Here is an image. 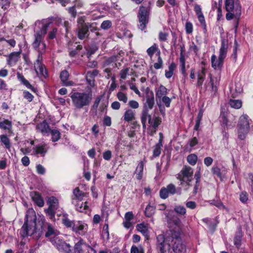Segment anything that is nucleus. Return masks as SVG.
<instances>
[{"instance_id": "obj_1", "label": "nucleus", "mask_w": 253, "mask_h": 253, "mask_svg": "<svg viewBox=\"0 0 253 253\" xmlns=\"http://www.w3.org/2000/svg\"><path fill=\"white\" fill-rule=\"evenodd\" d=\"M156 248L158 253H166V246L168 249L171 247L175 253H184L186 251V246L183 243L179 231L170 230L168 231L166 237L163 234L158 235L156 238Z\"/></svg>"}, {"instance_id": "obj_2", "label": "nucleus", "mask_w": 253, "mask_h": 253, "mask_svg": "<svg viewBox=\"0 0 253 253\" xmlns=\"http://www.w3.org/2000/svg\"><path fill=\"white\" fill-rule=\"evenodd\" d=\"M36 220L37 216L34 210L33 209H28L24 223L20 230V235L22 237L31 236L35 240H38L41 237L42 231L36 228Z\"/></svg>"}, {"instance_id": "obj_3", "label": "nucleus", "mask_w": 253, "mask_h": 253, "mask_svg": "<svg viewBox=\"0 0 253 253\" xmlns=\"http://www.w3.org/2000/svg\"><path fill=\"white\" fill-rule=\"evenodd\" d=\"M51 24V22L47 19H43L42 21L38 20L35 22L36 25H41V29L36 31L34 35L35 39L32 45L36 49L38 50L41 44L42 45L43 49L45 48V44L42 42V41L43 40L44 36L47 33V30Z\"/></svg>"}, {"instance_id": "obj_4", "label": "nucleus", "mask_w": 253, "mask_h": 253, "mask_svg": "<svg viewBox=\"0 0 253 253\" xmlns=\"http://www.w3.org/2000/svg\"><path fill=\"white\" fill-rule=\"evenodd\" d=\"M70 97L74 106L80 109L89 105L92 94L90 93L75 92L71 94Z\"/></svg>"}, {"instance_id": "obj_5", "label": "nucleus", "mask_w": 253, "mask_h": 253, "mask_svg": "<svg viewBox=\"0 0 253 253\" xmlns=\"http://www.w3.org/2000/svg\"><path fill=\"white\" fill-rule=\"evenodd\" d=\"M150 9V2L146 5H143L139 7L137 16L139 22L138 26V28L141 30L146 28V25L149 22Z\"/></svg>"}, {"instance_id": "obj_6", "label": "nucleus", "mask_w": 253, "mask_h": 253, "mask_svg": "<svg viewBox=\"0 0 253 253\" xmlns=\"http://www.w3.org/2000/svg\"><path fill=\"white\" fill-rule=\"evenodd\" d=\"M193 174L192 168L188 166H184L177 174V178L181 181V184L185 183L186 185L190 186V182L193 180Z\"/></svg>"}, {"instance_id": "obj_7", "label": "nucleus", "mask_w": 253, "mask_h": 253, "mask_svg": "<svg viewBox=\"0 0 253 253\" xmlns=\"http://www.w3.org/2000/svg\"><path fill=\"white\" fill-rule=\"evenodd\" d=\"M180 188L179 190H177L175 186L172 183L169 184L167 187H162L159 192L160 197L163 199H166L169 195H173L175 194L180 195L181 194Z\"/></svg>"}, {"instance_id": "obj_8", "label": "nucleus", "mask_w": 253, "mask_h": 253, "mask_svg": "<svg viewBox=\"0 0 253 253\" xmlns=\"http://www.w3.org/2000/svg\"><path fill=\"white\" fill-rule=\"evenodd\" d=\"M51 241L53 245H54L57 249L65 253H71L72 247L69 244L66 243L64 241H61L57 237H54L51 239Z\"/></svg>"}, {"instance_id": "obj_9", "label": "nucleus", "mask_w": 253, "mask_h": 253, "mask_svg": "<svg viewBox=\"0 0 253 253\" xmlns=\"http://www.w3.org/2000/svg\"><path fill=\"white\" fill-rule=\"evenodd\" d=\"M87 230V224L82 221H76L72 229V231L76 235L82 236H84L86 234Z\"/></svg>"}, {"instance_id": "obj_10", "label": "nucleus", "mask_w": 253, "mask_h": 253, "mask_svg": "<svg viewBox=\"0 0 253 253\" xmlns=\"http://www.w3.org/2000/svg\"><path fill=\"white\" fill-rule=\"evenodd\" d=\"M87 247V244L84 242L83 239L75 244L74 249H72L71 253H83Z\"/></svg>"}, {"instance_id": "obj_11", "label": "nucleus", "mask_w": 253, "mask_h": 253, "mask_svg": "<svg viewBox=\"0 0 253 253\" xmlns=\"http://www.w3.org/2000/svg\"><path fill=\"white\" fill-rule=\"evenodd\" d=\"M155 104L154 93L152 91L148 92L146 96V102L144 103L143 109H152Z\"/></svg>"}, {"instance_id": "obj_12", "label": "nucleus", "mask_w": 253, "mask_h": 253, "mask_svg": "<svg viewBox=\"0 0 253 253\" xmlns=\"http://www.w3.org/2000/svg\"><path fill=\"white\" fill-rule=\"evenodd\" d=\"M225 4L227 11H234L237 7L239 8V12H241V6L237 0H225Z\"/></svg>"}, {"instance_id": "obj_13", "label": "nucleus", "mask_w": 253, "mask_h": 253, "mask_svg": "<svg viewBox=\"0 0 253 253\" xmlns=\"http://www.w3.org/2000/svg\"><path fill=\"white\" fill-rule=\"evenodd\" d=\"M91 26L78 27L77 29V36L80 40H84L89 36V29Z\"/></svg>"}, {"instance_id": "obj_14", "label": "nucleus", "mask_w": 253, "mask_h": 253, "mask_svg": "<svg viewBox=\"0 0 253 253\" xmlns=\"http://www.w3.org/2000/svg\"><path fill=\"white\" fill-rule=\"evenodd\" d=\"M30 196L33 201L39 207H42L44 202L41 194L38 192L33 191L31 193Z\"/></svg>"}, {"instance_id": "obj_15", "label": "nucleus", "mask_w": 253, "mask_h": 253, "mask_svg": "<svg viewBox=\"0 0 253 253\" xmlns=\"http://www.w3.org/2000/svg\"><path fill=\"white\" fill-rule=\"evenodd\" d=\"M223 59L220 58L218 56V58L215 55L213 54L211 57V66L214 69L220 70L223 64Z\"/></svg>"}, {"instance_id": "obj_16", "label": "nucleus", "mask_w": 253, "mask_h": 253, "mask_svg": "<svg viewBox=\"0 0 253 253\" xmlns=\"http://www.w3.org/2000/svg\"><path fill=\"white\" fill-rule=\"evenodd\" d=\"M36 128L38 131L41 132L43 135H48L50 131L49 126L45 121L38 124Z\"/></svg>"}, {"instance_id": "obj_17", "label": "nucleus", "mask_w": 253, "mask_h": 253, "mask_svg": "<svg viewBox=\"0 0 253 253\" xmlns=\"http://www.w3.org/2000/svg\"><path fill=\"white\" fill-rule=\"evenodd\" d=\"M48 148L47 144H40L34 147L33 150L36 154H39L42 157H43L46 153Z\"/></svg>"}, {"instance_id": "obj_18", "label": "nucleus", "mask_w": 253, "mask_h": 253, "mask_svg": "<svg viewBox=\"0 0 253 253\" xmlns=\"http://www.w3.org/2000/svg\"><path fill=\"white\" fill-rule=\"evenodd\" d=\"M249 117L247 115H242L239 119L238 127L239 128H246L249 130L250 123Z\"/></svg>"}, {"instance_id": "obj_19", "label": "nucleus", "mask_w": 253, "mask_h": 253, "mask_svg": "<svg viewBox=\"0 0 253 253\" xmlns=\"http://www.w3.org/2000/svg\"><path fill=\"white\" fill-rule=\"evenodd\" d=\"M160 136L159 142L157 143L154 147V149L153 151V156L154 157H159L161 153V149L163 146V134L161 132L159 133Z\"/></svg>"}, {"instance_id": "obj_20", "label": "nucleus", "mask_w": 253, "mask_h": 253, "mask_svg": "<svg viewBox=\"0 0 253 253\" xmlns=\"http://www.w3.org/2000/svg\"><path fill=\"white\" fill-rule=\"evenodd\" d=\"M228 48V41L223 39L221 41V47L219 49V56L220 58L224 59L226 56Z\"/></svg>"}, {"instance_id": "obj_21", "label": "nucleus", "mask_w": 253, "mask_h": 253, "mask_svg": "<svg viewBox=\"0 0 253 253\" xmlns=\"http://www.w3.org/2000/svg\"><path fill=\"white\" fill-rule=\"evenodd\" d=\"M20 57V52H13L11 53L8 56V58L7 60V64L10 66H12L17 62Z\"/></svg>"}, {"instance_id": "obj_22", "label": "nucleus", "mask_w": 253, "mask_h": 253, "mask_svg": "<svg viewBox=\"0 0 253 253\" xmlns=\"http://www.w3.org/2000/svg\"><path fill=\"white\" fill-rule=\"evenodd\" d=\"M69 77V73L66 70L62 71L60 75L61 81L64 85L72 86L74 84V82L71 81H68Z\"/></svg>"}, {"instance_id": "obj_23", "label": "nucleus", "mask_w": 253, "mask_h": 253, "mask_svg": "<svg viewBox=\"0 0 253 253\" xmlns=\"http://www.w3.org/2000/svg\"><path fill=\"white\" fill-rule=\"evenodd\" d=\"M99 72L97 70H94L92 71H88L86 75V80L87 83L91 86L94 84V77L96 76Z\"/></svg>"}, {"instance_id": "obj_24", "label": "nucleus", "mask_w": 253, "mask_h": 253, "mask_svg": "<svg viewBox=\"0 0 253 253\" xmlns=\"http://www.w3.org/2000/svg\"><path fill=\"white\" fill-rule=\"evenodd\" d=\"M17 77L18 79L26 87L31 89L34 92H36V89L27 81L23 75L20 73H17Z\"/></svg>"}, {"instance_id": "obj_25", "label": "nucleus", "mask_w": 253, "mask_h": 253, "mask_svg": "<svg viewBox=\"0 0 253 253\" xmlns=\"http://www.w3.org/2000/svg\"><path fill=\"white\" fill-rule=\"evenodd\" d=\"M151 119V116L149 114L148 110H146V108L143 109L141 116V121L143 129H145L146 127V123L147 120H148V122H150Z\"/></svg>"}, {"instance_id": "obj_26", "label": "nucleus", "mask_w": 253, "mask_h": 253, "mask_svg": "<svg viewBox=\"0 0 253 253\" xmlns=\"http://www.w3.org/2000/svg\"><path fill=\"white\" fill-rule=\"evenodd\" d=\"M179 62L181 66V73L184 77H186L187 76V74L185 69V58L183 53V48L182 47H181Z\"/></svg>"}, {"instance_id": "obj_27", "label": "nucleus", "mask_w": 253, "mask_h": 253, "mask_svg": "<svg viewBox=\"0 0 253 253\" xmlns=\"http://www.w3.org/2000/svg\"><path fill=\"white\" fill-rule=\"evenodd\" d=\"M76 221L71 220L68 218V214L67 213H63L62 215V223L67 228H71L73 229V226Z\"/></svg>"}, {"instance_id": "obj_28", "label": "nucleus", "mask_w": 253, "mask_h": 253, "mask_svg": "<svg viewBox=\"0 0 253 253\" xmlns=\"http://www.w3.org/2000/svg\"><path fill=\"white\" fill-rule=\"evenodd\" d=\"M236 8L234 11H227L228 12L226 14V18L227 20H231L234 18H239L241 12H239V8L238 7H237Z\"/></svg>"}, {"instance_id": "obj_29", "label": "nucleus", "mask_w": 253, "mask_h": 253, "mask_svg": "<svg viewBox=\"0 0 253 253\" xmlns=\"http://www.w3.org/2000/svg\"><path fill=\"white\" fill-rule=\"evenodd\" d=\"M48 208L56 210L59 208L58 200L55 197H49L47 201Z\"/></svg>"}, {"instance_id": "obj_30", "label": "nucleus", "mask_w": 253, "mask_h": 253, "mask_svg": "<svg viewBox=\"0 0 253 253\" xmlns=\"http://www.w3.org/2000/svg\"><path fill=\"white\" fill-rule=\"evenodd\" d=\"M167 93V88L163 85H161L156 90V96L160 101L161 98L166 96Z\"/></svg>"}, {"instance_id": "obj_31", "label": "nucleus", "mask_w": 253, "mask_h": 253, "mask_svg": "<svg viewBox=\"0 0 253 253\" xmlns=\"http://www.w3.org/2000/svg\"><path fill=\"white\" fill-rule=\"evenodd\" d=\"M198 79L197 86H201L205 80L206 76V70L204 68H202L201 70L198 72Z\"/></svg>"}, {"instance_id": "obj_32", "label": "nucleus", "mask_w": 253, "mask_h": 253, "mask_svg": "<svg viewBox=\"0 0 253 253\" xmlns=\"http://www.w3.org/2000/svg\"><path fill=\"white\" fill-rule=\"evenodd\" d=\"M136 229L140 232H141L143 236L146 238L149 237V231L147 225L144 223H140L137 224L136 226Z\"/></svg>"}, {"instance_id": "obj_33", "label": "nucleus", "mask_w": 253, "mask_h": 253, "mask_svg": "<svg viewBox=\"0 0 253 253\" xmlns=\"http://www.w3.org/2000/svg\"><path fill=\"white\" fill-rule=\"evenodd\" d=\"M144 164L143 161H141L139 163L136 170V177L137 179L140 180L142 179L143 176V171L144 169Z\"/></svg>"}, {"instance_id": "obj_34", "label": "nucleus", "mask_w": 253, "mask_h": 253, "mask_svg": "<svg viewBox=\"0 0 253 253\" xmlns=\"http://www.w3.org/2000/svg\"><path fill=\"white\" fill-rule=\"evenodd\" d=\"M134 112L131 110L128 109L126 111L124 115V120L126 122H130L135 118Z\"/></svg>"}, {"instance_id": "obj_35", "label": "nucleus", "mask_w": 253, "mask_h": 253, "mask_svg": "<svg viewBox=\"0 0 253 253\" xmlns=\"http://www.w3.org/2000/svg\"><path fill=\"white\" fill-rule=\"evenodd\" d=\"M12 127V123L7 119L0 122V128L4 130H10Z\"/></svg>"}, {"instance_id": "obj_36", "label": "nucleus", "mask_w": 253, "mask_h": 253, "mask_svg": "<svg viewBox=\"0 0 253 253\" xmlns=\"http://www.w3.org/2000/svg\"><path fill=\"white\" fill-rule=\"evenodd\" d=\"M161 120L158 117H154L150 120L148 123L154 129V132H156V129L160 124Z\"/></svg>"}, {"instance_id": "obj_37", "label": "nucleus", "mask_w": 253, "mask_h": 253, "mask_svg": "<svg viewBox=\"0 0 253 253\" xmlns=\"http://www.w3.org/2000/svg\"><path fill=\"white\" fill-rule=\"evenodd\" d=\"M176 67V65L174 62H172L169 66V70L165 71V76L167 78H170L173 74V71Z\"/></svg>"}, {"instance_id": "obj_38", "label": "nucleus", "mask_w": 253, "mask_h": 253, "mask_svg": "<svg viewBox=\"0 0 253 253\" xmlns=\"http://www.w3.org/2000/svg\"><path fill=\"white\" fill-rule=\"evenodd\" d=\"M116 61V57H111L107 59H106L104 62V66L105 67H107L111 66L112 68H115L116 67L117 65L115 63Z\"/></svg>"}, {"instance_id": "obj_39", "label": "nucleus", "mask_w": 253, "mask_h": 253, "mask_svg": "<svg viewBox=\"0 0 253 253\" xmlns=\"http://www.w3.org/2000/svg\"><path fill=\"white\" fill-rule=\"evenodd\" d=\"M249 129L246 128H239L238 130V137L240 140H243L246 137V135L249 132Z\"/></svg>"}, {"instance_id": "obj_40", "label": "nucleus", "mask_w": 253, "mask_h": 253, "mask_svg": "<svg viewBox=\"0 0 253 253\" xmlns=\"http://www.w3.org/2000/svg\"><path fill=\"white\" fill-rule=\"evenodd\" d=\"M0 139L6 149H9L10 148L11 144L10 140L6 135L2 134L0 135Z\"/></svg>"}, {"instance_id": "obj_41", "label": "nucleus", "mask_w": 253, "mask_h": 253, "mask_svg": "<svg viewBox=\"0 0 253 253\" xmlns=\"http://www.w3.org/2000/svg\"><path fill=\"white\" fill-rule=\"evenodd\" d=\"M51 134V139L53 142L57 141L60 138V132L57 129H50V132Z\"/></svg>"}, {"instance_id": "obj_42", "label": "nucleus", "mask_w": 253, "mask_h": 253, "mask_svg": "<svg viewBox=\"0 0 253 253\" xmlns=\"http://www.w3.org/2000/svg\"><path fill=\"white\" fill-rule=\"evenodd\" d=\"M85 16H81L78 18L77 23H78V27H88L91 26V24L89 23H85Z\"/></svg>"}, {"instance_id": "obj_43", "label": "nucleus", "mask_w": 253, "mask_h": 253, "mask_svg": "<svg viewBox=\"0 0 253 253\" xmlns=\"http://www.w3.org/2000/svg\"><path fill=\"white\" fill-rule=\"evenodd\" d=\"M155 208L153 206L148 205L145 210V214L147 217H151L155 213Z\"/></svg>"}, {"instance_id": "obj_44", "label": "nucleus", "mask_w": 253, "mask_h": 253, "mask_svg": "<svg viewBox=\"0 0 253 253\" xmlns=\"http://www.w3.org/2000/svg\"><path fill=\"white\" fill-rule=\"evenodd\" d=\"M101 236L103 239L108 240L109 239V226L105 223L103 227Z\"/></svg>"}, {"instance_id": "obj_45", "label": "nucleus", "mask_w": 253, "mask_h": 253, "mask_svg": "<svg viewBox=\"0 0 253 253\" xmlns=\"http://www.w3.org/2000/svg\"><path fill=\"white\" fill-rule=\"evenodd\" d=\"M229 103L232 108L235 109H239L242 106V102L239 100L230 99Z\"/></svg>"}, {"instance_id": "obj_46", "label": "nucleus", "mask_w": 253, "mask_h": 253, "mask_svg": "<svg viewBox=\"0 0 253 253\" xmlns=\"http://www.w3.org/2000/svg\"><path fill=\"white\" fill-rule=\"evenodd\" d=\"M241 239L242 234L240 232H238L236 233L234 239V244L236 247L239 248L241 246Z\"/></svg>"}, {"instance_id": "obj_47", "label": "nucleus", "mask_w": 253, "mask_h": 253, "mask_svg": "<svg viewBox=\"0 0 253 253\" xmlns=\"http://www.w3.org/2000/svg\"><path fill=\"white\" fill-rule=\"evenodd\" d=\"M197 159V156L194 154H190L187 157V162L192 166H194L196 164Z\"/></svg>"}, {"instance_id": "obj_48", "label": "nucleus", "mask_w": 253, "mask_h": 253, "mask_svg": "<svg viewBox=\"0 0 253 253\" xmlns=\"http://www.w3.org/2000/svg\"><path fill=\"white\" fill-rule=\"evenodd\" d=\"M88 207L87 202H82L81 204H78L76 207V210L80 212H84L85 210L88 209Z\"/></svg>"}, {"instance_id": "obj_49", "label": "nucleus", "mask_w": 253, "mask_h": 253, "mask_svg": "<svg viewBox=\"0 0 253 253\" xmlns=\"http://www.w3.org/2000/svg\"><path fill=\"white\" fill-rule=\"evenodd\" d=\"M117 97L119 101H122L124 103H126L127 101V95L122 91L117 93Z\"/></svg>"}, {"instance_id": "obj_50", "label": "nucleus", "mask_w": 253, "mask_h": 253, "mask_svg": "<svg viewBox=\"0 0 253 253\" xmlns=\"http://www.w3.org/2000/svg\"><path fill=\"white\" fill-rule=\"evenodd\" d=\"M163 61L160 56V52H158V57L157 62L154 64V67L155 69H159L163 67Z\"/></svg>"}, {"instance_id": "obj_51", "label": "nucleus", "mask_w": 253, "mask_h": 253, "mask_svg": "<svg viewBox=\"0 0 253 253\" xmlns=\"http://www.w3.org/2000/svg\"><path fill=\"white\" fill-rule=\"evenodd\" d=\"M174 211L180 215H184L186 213V210L183 206H176L174 209Z\"/></svg>"}, {"instance_id": "obj_52", "label": "nucleus", "mask_w": 253, "mask_h": 253, "mask_svg": "<svg viewBox=\"0 0 253 253\" xmlns=\"http://www.w3.org/2000/svg\"><path fill=\"white\" fill-rule=\"evenodd\" d=\"M57 31L58 30L56 28H52L48 33L47 39L49 40H52L55 38L57 33Z\"/></svg>"}, {"instance_id": "obj_53", "label": "nucleus", "mask_w": 253, "mask_h": 253, "mask_svg": "<svg viewBox=\"0 0 253 253\" xmlns=\"http://www.w3.org/2000/svg\"><path fill=\"white\" fill-rule=\"evenodd\" d=\"M56 211V210L50 209L49 208L44 210L46 215L49 216L50 219H53L54 218Z\"/></svg>"}, {"instance_id": "obj_54", "label": "nucleus", "mask_w": 253, "mask_h": 253, "mask_svg": "<svg viewBox=\"0 0 253 253\" xmlns=\"http://www.w3.org/2000/svg\"><path fill=\"white\" fill-rule=\"evenodd\" d=\"M198 20L201 24V26L203 28L204 32H206L207 31L206 29V24L205 20V17L203 14L197 15Z\"/></svg>"}, {"instance_id": "obj_55", "label": "nucleus", "mask_w": 253, "mask_h": 253, "mask_svg": "<svg viewBox=\"0 0 253 253\" xmlns=\"http://www.w3.org/2000/svg\"><path fill=\"white\" fill-rule=\"evenodd\" d=\"M219 118L220 122L222 123V125H224L223 127L225 128V126H227L228 125V120L225 113L221 112Z\"/></svg>"}, {"instance_id": "obj_56", "label": "nucleus", "mask_w": 253, "mask_h": 253, "mask_svg": "<svg viewBox=\"0 0 253 253\" xmlns=\"http://www.w3.org/2000/svg\"><path fill=\"white\" fill-rule=\"evenodd\" d=\"M112 22L110 20H105L101 24V28L103 30H107L112 27Z\"/></svg>"}, {"instance_id": "obj_57", "label": "nucleus", "mask_w": 253, "mask_h": 253, "mask_svg": "<svg viewBox=\"0 0 253 253\" xmlns=\"http://www.w3.org/2000/svg\"><path fill=\"white\" fill-rule=\"evenodd\" d=\"M23 97L29 102H31L34 98V96L29 91L26 90H24L23 91Z\"/></svg>"}, {"instance_id": "obj_58", "label": "nucleus", "mask_w": 253, "mask_h": 253, "mask_svg": "<svg viewBox=\"0 0 253 253\" xmlns=\"http://www.w3.org/2000/svg\"><path fill=\"white\" fill-rule=\"evenodd\" d=\"M55 234V230L52 227L51 225L48 224L47 225V231L46 232L45 236L46 237H48L52 235Z\"/></svg>"}, {"instance_id": "obj_59", "label": "nucleus", "mask_w": 253, "mask_h": 253, "mask_svg": "<svg viewBox=\"0 0 253 253\" xmlns=\"http://www.w3.org/2000/svg\"><path fill=\"white\" fill-rule=\"evenodd\" d=\"M185 31L188 34H191L193 32V25L190 22H186L185 24Z\"/></svg>"}, {"instance_id": "obj_60", "label": "nucleus", "mask_w": 253, "mask_h": 253, "mask_svg": "<svg viewBox=\"0 0 253 253\" xmlns=\"http://www.w3.org/2000/svg\"><path fill=\"white\" fill-rule=\"evenodd\" d=\"M129 68H126L125 69L122 70L120 72V78L121 79L125 80L127 75L128 74Z\"/></svg>"}, {"instance_id": "obj_61", "label": "nucleus", "mask_w": 253, "mask_h": 253, "mask_svg": "<svg viewBox=\"0 0 253 253\" xmlns=\"http://www.w3.org/2000/svg\"><path fill=\"white\" fill-rule=\"evenodd\" d=\"M156 50L157 47L156 45L151 46L147 50L148 55L151 57L153 55L154 53L155 52Z\"/></svg>"}, {"instance_id": "obj_62", "label": "nucleus", "mask_w": 253, "mask_h": 253, "mask_svg": "<svg viewBox=\"0 0 253 253\" xmlns=\"http://www.w3.org/2000/svg\"><path fill=\"white\" fill-rule=\"evenodd\" d=\"M103 125L107 126H111L112 124L111 119L109 116H105L103 119Z\"/></svg>"}, {"instance_id": "obj_63", "label": "nucleus", "mask_w": 253, "mask_h": 253, "mask_svg": "<svg viewBox=\"0 0 253 253\" xmlns=\"http://www.w3.org/2000/svg\"><path fill=\"white\" fill-rule=\"evenodd\" d=\"M168 36V33L161 32L159 34V39L160 41L166 42L167 40Z\"/></svg>"}, {"instance_id": "obj_64", "label": "nucleus", "mask_w": 253, "mask_h": 253, "mask_svg": "<svg viewBox=\"0 0 253 253\" xmlns=\"http://www.w3.org/2000/svg\"><path fill=\"white\" fill-rule=\"evenodd\" d=\"M141 250H144L142 247L139 248L135 246H132L130 249V253H141Z\"/></svg>"}]
</instances>
